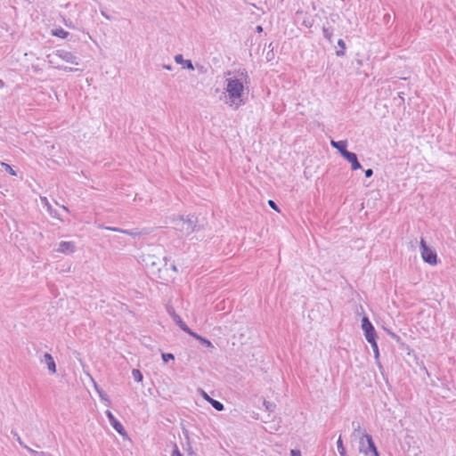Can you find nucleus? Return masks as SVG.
I'll return each instance as SVG.
<instances>
[{"mask_svg": "<svg viewBox=\"0 0 456 456\" xmlns=\"http://www.w3.org/2000/svg\"><path fill=\"white\" fill-rule=\"evenodd\" d=\"M234 77L226 78L225 91L228 94L225 103L234 109L244 105L245 102L241 99L245 86L250 84V77L245 69H239L233 72Z\"/></svg>", "mask_w": 456, "mask_h": 456, "instance_id": "obj_1", "label": "nucleus"}, {"mask_svg": "<svg viewBox=\"0 0 456 456\" xmlns=\"http://www.w3.org/2000/svg\"><path fill=\"white\" fill-rule=\"evenodd\" d=\"M173 228L180 233V236H188L196 231L198 217L194 215L175 216L170 219Z\"/></svg>", "mask_w": 456, "mask_h": 456, "instance_id": "obj_2", "label": "nucleus"}, {"mask_svg": "<svg viewBox=\"0 0 456 456\" xmlns=\"http://www.w3.org/2000/svg\"><path fill=\"white\" fill-rule=\"evenodd\" d=\"M142 261L146 267L151 268L152 273L160 272L162 267L167 269V258L166 256L159 257L155 255L148 254L143 256Z\"/></svg>", "mask_w": 456, "mask_h": 456, "instance_id": "obj_3", "label": "nucleus"}, {"mask_svg": "<svg viewBox=\"0 0 456 456\" xmlns=\"http://www.w3.org/2000/svg\"><path fill=\"white\" fill-rule=\"evenodd\" d=\"M420 250L421 256L425 263H428L431 265H435L437 264V254L435 250H433L430 247L428 246L425 240L422 238L420 240Z\"/></svg>", "mask_w": 456, "mask_h": 456, "instance_id": "obj_4", "label": "nucleus"}, {"mask_svg": "<svg viewBox=\"0 0 456 456\" xmlns=\"http://www.w3.org/2000/svg\"><path fill=\"white\" fill-rule=\"evenodd\" d=\"M362 329L367 341L378 338L375 328L367 316H363L362 319Z\"/></svg>", "mask_w": 456, "mask_h": 456, "instance_id": "obj_5", "label": "nucleus"}, {"mask_svg": "<svg viewBox=\"0 0 456 456\" xmlns=\"http://www.w3.org/2000/svg\"><path fill=\"white\" fill-rule=\"evenodd\" d=\"M105 414L110 421V424L111 425V427L122 436H126V431L125 429V428L123 427V425L115 418V416L113 415V413L110 411V410H107L105 411Z\"/></svg>", "mask_w": 456, "mask_h": 456, "instance_id": "obj_6", "label": "nucleus"}, {"mask_svg": "<svg viewBox=\"0 0 456 456\" xmlns=\"http://www.w3.org/2000/svg\"><path fill=\"white\" fill-rule=\"evenodd\" d=\"M55 55L66 62H69V63H71L74 65L79 64L78 58L76 55H74L72 53L68 52L66 50H63V49L57 50L55 52Z\"/></svg>", "mask_w": 456, "mask_h": 456, "instance_id": "obj_7", "label": "nucleus"}, {"mask_svg": "<svg viewBox=\"0 0 456 456\" xmlns=\"http://www.w3.org/2000/svg\"><path fill=\"white\" fill-rule=\"evenodd\" d=\"M76 244L73 241H61L59 244V248L57 249L58 252L69 255L75 252Z\"/></svg>", "mask_w": 456, "mask_h": 456, "instance_id": "obj_8", "label": "nucleus"}, {"mask_svg": "<svg viewBox=\"0 0 456 456\" xmlns=\"http://www.w3.org/2000/svg\"><path fill=\"white\" fill-rule=\"evenodd\" d=\"M343 158L351 164L352 170L362 168V165L358 161L357 155L354 152L348 151Z\"/></svg>", "mask_w": 456, "mask_h": 456, "instance_id": "obj_9", "label": "nucleus"}, {"mask_svg": "<svg viewBox=\"0 0 456 456\" xmlns=\"http://www.w3.org/2000/svg\"><path fill=\"white\" fill-rule=\"evenodd\" d=\"M173 321L179 326V328L186 332L187 334L191 335L192 333V330L187 326V324L182 320V318L175 312L172 313L169 312Z\"/></svg>", "mask_w": 456, "mask_h": 456, "instance_id": "obj_10", "label": "nucleus"}, {"mask_svg": "<svg viewBox=\"0 0 456 456\" xmlns=\"http://www.w3.org/2000/svg\"><path fill=\"white\" fill-rule=\"evenodd\" d=\"M330 144L333 148L338 151L342 157H344L349 151H347V142L346 140L341 141H330Z\"/></svg>", "mask_w": 456, "mask_h": 456, "instance_id": "obj_11", "label": "nucleus"}, {"mask_svg": "<svg viewBox=\"0 0 456 456\" xmlns=\"http://www.w3.org/2000/svg\"><path fill=\"white\" fill-rule=\"evenodd\" d=\"M44 361L47 365L48 370L53 374L56 373V363L52 354L49 353H45L44 354Z\"/></svg>", "mask_w": 456, "mask_h": 456, "instance_id": "obj_12", "label": "nucleus"}, {"mask_svg": "<svg viewBox=\"0 0 456 456\" xmlns=\"http://www.w3.org/2000/svg\"><path fill=\"white\" fill-rule=\"evenodd\" d=\"M202 395L204 399L208 401L215 410L221 411L224 409V406L221 402L211 398L206 392L202 391Z\"/></svg>", "mask_w": 456, "mask_h": 456, "instance_id": "obj_13", "label": "nucleus"}, {"mask_svg": "<svg viewBox=\"0 0 456 456\" xmlns=\"http://www.w3.org/2000/svg\"><path fill=\"white\" fill-rule=\"evenodd\" d=\"M175 61L177 64H182L183 69H193V64L191 60H184L182 54H177L175 56Z\"/></svg>", "mask_w": 456, "mask_h": 456, "instance_id": "obj_14", "label": "nucleus"}, {"mask_svg": "<svg viewBox=\"0 0 456 456\" xmlns=\"http://www.w3.org/2000/svg\"><path fill=\"white\" fill-rule=\"evenodd\" d=\"M191 336L192 338H194L195 339L199 340L200 343L206 346V347H208V348H214V346L213 344L211 343V341L209 339H208L207 338H204L199 334H197L196 332L192 331V333L190 335Z\"/></svg>", "mask_w": 456, "mask_h": 456, "instance_id": "obj_15", "label": "nucleus"}, {"mask_svg": "<svg viewBox=\"0 0 456 456\" xmlns=\"http://www.w3.org/2000/svg\"><path fill=\"white\" fill-rule=\"evenodd\" d=\"M94 388L96 390V392L98 393L100 398L102 400V401H106L108 402V404H110V398H109V395H107V393L102 389L97 384L96 382H94Z\"/></svg>", "mask_w": 456, "mask_h": 456, "instance_id": "obj_16", "label": "nucleus"}, {"mask_svg": "<svg viewBox=\"0 0 456 456\" xmlns=\"http://www.w3.org/2000/svg\"><path fill=\"white\" fill-rule=\"evenodd\" d=\"M51 34H52V36H54V37H60V38H66L69 36V32L64 30L62 28L52 29Z\"/></svg>", "mask_w": 456, "mask_h": 456, "instance_id": "obj_17", "label": "nucleus"}, {"mask_svg": "<svg viewBox=\"0 0 456 456\" xmlns=\"http://www.w3.org/2000/svg\"><path fill=\"white\" fill-rule=\"evenodd\" d=\"M338 45L340 47V49L336 52V54L338 56H344L345 55V52H346V43H345V41L343 39H338Z\"/></svg>", "mask_w": 456, "mask_h": 456, "instance_id": "obj_18", "label": "nucleus"}, {"mask_svg": "<svg viewBox=\"0 0 456 456\" xmlns=\"http://www.w3.org/2000/svg\"><path fill=\"white\" fill-rule=\"evenodd\" d=\"M337 447L340 456H347L341 436L338 439Z\"/></svg>", "mask_w": 456, "mask_h": 456, "instance_id": "obj_19", "label": "nucleus"}, {"mask_svg": "<svg viewBox=\"0 0 456 456\" xmlns=\"http://www.w3.org/2000/svg\"><path fill=\"white\" fill-rule=\"evenodd\" d=\"M322 33H323V37L324 38H326L327 40H329V42H332L331 38H332V34H333V31L330 28H327L325 26L322 27Z\"/></svg>", "mask_w": 456, "mask_h": 456, "instance_id": "obj_20", "label": "nucleus"}, {"mask_svg": "<svg viewBox=\"0 0 456 456\" xmlns=\"http://www.w3.org/2000/svg\"><path fill=\"white\" fill-rule=\"evenodd\" d=\"M132 376L136 382H142L143 376L140 370L138 369H133L132 370Z\"/></svg>", "mask_w": 456, "mask_h": 456, "instance_id": "obj_21", "label": "nucleus"}, {"mask_svg": "<svg viewBox=\"0 0 456 456\" xmlns=\"http://www.w3.org/2000/svg\"><path fill=\"white\" fill-rule=\"evenodd\" d=\"M106 229L113 231V232H123V233H126V234H129V235L134 236V237L138 234V232H132V231H129V230H122V229H119V228H115V227H106Z\"/></svg>", "mask_w": 456, "mask_h": 456, "instance_id": "obj_22", "label": "nucleus"}, {"mask_svg": "<svg viewBox=\"0 0 456 456\" xmlns=\"http://www.w3.org/2000/svg\"><path fill=\"white\" fill-rule=\"evenodd\" d=\"M368 342L370 344V346H371V347L373 349V353H374L375 358L378 359L379 356V346H378L377 339H373V340H370V341H368Z\"/></svg>", "mask_w": 456, "mask_h": 456, "instance_id": "obj_23", "label": "nucleus"}, {"mask_svg": "<svg viewBox=\"0 0 456 456\" xmlns=\"http://www.w3.org/2000/svg\"><path fill=\"white\" fill-rule=\"evenodd\" d=\"M264 406L265 407V410L268 411L269 412L274 411L276 408L275 403L266 400H264Z\"/></svg>", "mask_w": 456, "mask_h": 456, "instance_id": "obj_24", "label": "nucleus"}, {"mask_svg": "<svg viewBox=\"0 0 456 456\" xmlns=\"http://www.w3.org/2000/svg\"><path fill=\"white\" fill-rule=\"evenodd\" d=\"M161 358H162V361L167 363L170 360H175V355L171 353H162L161 354Z\"/></svg>", "mask_w": 456, "mask_h": 456, "instance_id": "obj_25", "label": "nucleus"}, {"mask_svg": "<svg viewBox=\"0 0 456 456\" xmlns=\"http://www.w3.org/2000/svg\"><path fill=\"white\" fill-rule=\"evenodd\" d=\"M1 164H2V166H3V167H4L5 170H6V171L11 175H13V176L17 175V173L12 169V167L10 165H8V164H6V163H4V162H2Z\"/></svg>", "mask_w": 456, "mask_h": 456, "instance_id": "obj_26", "label": "nucleus"}, {"mask_svg": "<svg viewBox=\"0 0 456 456\" xmlns=\"http://www.w3.org/2000/svg\"><path fill=\"white\" fill-rule=\"evenodd\" d=\"M24 448L27 449L28 451V452L33 455V456H38V455H45V452H37V451H35L31 448H29L28 446L27 445H24Z\"/></svg>", "mask_w": 456, "mask_h": 456, "instance_id": "obj_27", "label": "nucleus"}, {"mask_svg": "<svg viewBox=\"0 0 456 456\" xmlns=\"http://www.w3.org/2000/svg\"><path fill=\"white\" fill-rule=\"evenodd\" d=\"M352 426H353V428H354V434L361 432V424H360V422L353 421Z\"/></svg>", "mask_w": 456, "mask_h": 456, "instance_id": "obj_28", "label": "nucleus"}, {"mask_svg": "<svg viewBox=\"0 0 456 456\" xmlns=\"http://www.w3.org/2000/svg\"><path fill=\"white\" fill-rule=\"evenodd\" d=\"M171 456H183L176 444L174 446Z\"/></svg>", "mask_w": 456, "mask_h": 456, "instance_id": "obj_29", "label": "nucleus"}, {"mask_svg": "<svg viewBox=\"0 0 456 456\" xmlns=\"http://www.w3.org/2000/svg\"><path fill=\"white\" fill-rule=\"evenodd\" d=\"M268 205H269V206H270L273 210H275V211H277V212H280V209H279V208H278L277 204H276L273 200H268Z\"/></svg>", "mask_w": 456, "mask_h": 456, "instance_id": "obj_30", "label": "nucleus"}, {"mask_svg": "<svg viewBox=\"0 0 456 456\" xmlns=\"http://www.w3.org/2000/svg\"><path fill=\"white\" fill-rule=\"evenodd\" d=\"M41 200H42V202L45 203V206L47 207V209L50 212V214H52V206L48 202L47 199L45 197H44V198H41Z\"/></svg>", "mask_w": 456, "mask_h": 456, "instance_id": "obj_31", "label": "nucleus"}, {"mask_svg": "<svg viewBox=\"0 0 456 456\" xmlns=\"http://www.w3.org/2000/svg\"><path fill=\"white\" fill-rule=\"evenodd\" d=\"M265 58H266L267 61H270L274 58V53H273V48L267 52Z\"/></svg>", "mask_w": 456, "mask_h": 456, "instance_id": "obj_32", "label": "nucleus"}, {"mask_svg": "<svg viewBox=\"0 0 456 456\" xmlns=\"http://www.w3.org/2000/svg\"><path fill=\"white\" fill-rule=\"evenodd\" d=\"M58 69L61 70L66 71V72H72L75 70L73 68L67 67V66H59Z\"/></svg>", "mask_w": 456, "mask_h": 456, "instance_id": "obj_33", "label": "nucleus"}, {"mask_svg": "<svg viewBox=\"0 0 456 456\" xmlns=\"http://www.w3.org/2000/svg\"><path fill=\"white\" fill-rule=\"evenodd\" d=\"M364 175H365V177L370 178L373 175V170L371 168H368V169L364 170Z\"/></svg>", "mask_w": 456, "mask_h": 456, "instance_id": "obj_34", "label": "nucleus"}, {"mask_svg": "<svg viewBox=\"0 0 456 456\" xmlns=\"http://www.w3.org/2000/svg\"><path fill=\"white\" fill-rule=\"evenodd\" d=\"M389 335L396 342H399L401 340V338L398 335H396L395 333H394V332H389Z\"/></svg>", "mask_w": 456, "mask_h": 456, "instance_id": "obj_35", "label": "nucleus"}, {"mask_svg": "<svg viewBox=\"0 0 456 456\" xmlns=\"http://www.w3.org/2000/svg\"><path fill=\"white\" fill-rule=\"evenodd\" d=\"M12 434H13V436L17 437L18 443L24 448L25 444H23V442L20 439V437L19 436V435L16 432H12Z\"/></svg>", "mask_w": 456, "mask_h": 456, "instance_id": "obj_36", "label": "nucleus"}, {"mask_svg": "<svg viewBox=\"0 0 456 456\" xmlns=\"http://www.w3.org/2000/svg\"><path fill=\"white\" fill-rule=\"evenodd\" d=\"M291 456H301V452L299 450L294 449L290 452Z\"/></svg>", "mask_w": 456, "mask_h": 456, "instance_id": "obj_37", "label": "nucleus"}, {"mask_svg": "<svg viewBox=\"0 0 456 456\" xmlns=\"http://www.w3.org/2000/svg\"><path fill=\"white\" fill-rule=\"evenodd\" d=\"M101 14L107 20H110V16L104 11V10H102L101 11Z\"/></svg>", "mask_w": 456, "mask_h": 456, "instance_id": "obj_38", "label": "nucleus"}, {"mask_svg": "<svg viewBox=\"0 0 456 456\" xmlns=\"http://www.w3.org/2000/svg\"><path fill=\"white\" fill-rule=\"evenodd\" d=\"M162 68L167 70H172V69H173L172 65H170V64H163Z\"/></svg>", "mask_w": 456, "mask_h": 456, "instance_id": "obj_39", "label": "nucleus"}, {"mask_svg": "<svg viewBox=\"0 0 456 456\" xmlns=\"http://www.w3.org/2000/svg\"><path fill=\"white\" fill-rule=\"evenodd\" d=\"M54 218H57L61 221H62V219L61 218V216L56 213V211L54 213L52 212L51 214Z\"/></svg>", "mask_w": 456, "mask_h": 456, "instance_id": "obj_40", "label": "nucleus"}, {"mask_svg": "<svg viewBox=\"0 0 456 456\" xmlns=\"http://www.w3.org/2000/svg\"><path fill=\"white\" fill-rule=\"evenodd\" d=\"M390 18H391V16L389 13H387L384 16V20H386L387 23L390 20Z\"/></svg>", "mask_w": 456, "mask_h": 456, "instance_id": "obj_41", "label": "nucleus"}, {"mask_svg": "<svg viewBox=\"0 0 456 456\" xmlns=\"http://www.w3.org/2000/svg\"><path fill=\"white\" fill-rule=\"evenodd\" d=\"M256 32L261 33L263 31V27L261 25L256 26Z\"/></svg>", "mask_w": 456, "mask_h": 456, "instance_id": "obj_42", "label": "nucleus"}, {"mask_svg": "<svg viewBox=\"0 0 456 456\" xmlns=\"http://www.w3.org/2000/svg\"><path fill=\"white\" fill-rule=\"evenodd\" d=\"M170 268H171L174 272H177L176 265H175L174 263L170 264Z\"/></svg>", "mask_w": 456, "mask_h": 456, "instance_id": "obj_43", "label": "nucleus"}, {"mask_svg": "<svg viewBox=\"0 0 456 456\" xmlns=\"http://www.w3.org/2000/svg\"><path fill=\"white\" fill-rule=\"evenodd\" d=\"M4 86V83L2 79H0V87H3Z\"/></svg>", "mask_w": 456, "mask_h": 456, "instance_id": "obj_44", "label": "nucleus"}, {"mask_svg": "<svg viewBox=\"0 0 456 456\" xmlns=\"http://www.w3.org/2000/svg\"><path fill=\"white\" fill-rule=\"evenodd\" d=\"M62 208H63L65 211L69 212V208H68L67 207L62 206Z\"/></svg>", "mask_w": 456, "mask_h": 456, "instance_id": "obj_45", "label": "nucleus"}, {"mask_svg": "<svg viewBox=\"0 0 456 456\" xmlns=\"http://www.w3.org/2000/svg\"><path fill=\"white\" fill-rule=\"evenodd\" d=\"M357 63H358L359 65H362V61H361V60H357Z\"/></svg>", "mask_w": 456, "mask_h": 456, "instance_id": "obj_46", "label": "nucleus"}, {"mask_svg": "<svg viewBox=\"0 0 456 456\" xmlns=\"http://www.w3.org/2000/svg\"><path fill=\"white\" fill-rule=\"evenodd\" d=\"M65 26L69 27V26H70V23H65Z\"/></svg>", "mask_w": 456, "mask_h": 456, "instance_id": "obj_47", "label": "nucleus"}, {"mask_svg": "<svg viewBox=\"0 0 456 456\" xmlns=\"http://www.w3.org/2000/svg\"><path fill=\"white\" fill-rule=\"evenodd\" d=\"M65 26L69 27V26H70V23H65Z\"/></svg>", "mask_w": 456, "mask_h": 456, "instance_id": "obj_48", "label": "nucleus"}]
</instances>
